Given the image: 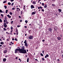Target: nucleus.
I'll return each instance as SVG.
<instances>
[{"label": "nucleus", "mask_w": 63, "mask_h": 63, "mask_svg": "<svg viewBox=\"0 0 63 63\" xmlns=\"http://www.w3.org/2000/svg\"><path fill=\"white\" fill-rule=\"evenodd\" d=\"M23 49H21L20 51V53H24V54H25L26 53V50H25L24 48H25V47H23L22 48Z\"/></svg>", "instance_id": "obj_1"}, {"label": "nucleus", "mask_w": 63, "mask_h": 63, "mask_svg": "<svg viewBox=\"0 0 63 63\" xmlns=\"http://www.w3.org/2000/svg\"><path fill=\"white\" fill-rule=\"evenodd\" d=\"M21 49L20 48H19L18 49H16L15 50V53H17V52H18V51H20Z\"/></svg>", "instance_id": "obj_2"}, {"label": "nucleus", "mask_w": 63, "mask_h": 63, "mask_svg": "<svg viewBox=\"0 0 63 63\" xmlns=\"http://www.w3.org/2000/svg\"><path fill=\"white\" fill-rule=\"evenodd\" d=\"M29 39H33V36L32 35L30 36L29 37Z\"/></svg>", "instance_id": "obj_3"}, {"label": "nucleus", "mask_w": 63, "mask_h": 63, "mask_svg": "<svg viewBox=\"0 0 63 63\" xmlns=\"http://www.w3.org/2000/svg\"><path fill=\"white\" fill-rule=\"evenodd\" d=\"M4 26L5 28H6V27L7 26V25H6V24L5 23H4Z\"/></svg>", "instance_id": "obj_4"}, {"label": "nucleus", "mask_w": 63, "mask_h": 63, "mask_svg": "<svg viewBox=\"0 0 63 63\" xmlns=\"http://www.w3.org/2000/svg\"><path fill=\"white\" fill-rule=\"evenodd\" d=\"M48 30L50 32H52V29H50V28H49L48 29Z\"/></svg>", "instance_id": "obj_5"}, {"label": "nucleus", "mask_w": 63, "mask_h": 63, "mask_svg": "<svg viewBox=\"0 0 63 63\" xmlns=\"http://www.w3.org/2000/svg\"><path fill=\"white\" fill-rule=\"evenodd\" d=\"M16 34L17 35H18V30H17V29H16Z\"/></svg>", "instance_id": "obj_6"}, {"label": "nucleus", "mask_w": 63, "mask_h": 63, "mask_svg": "<svg viewBox=\"0 0 63 63\" xmlns=\"http://www.w3.org/2000/svg\"><path fill=\"white\" fill-rule=\"evenodd\" d=\"M31 9H33V8H35L34 7V6L33 5H31Z\"/></svg>", "instance_id": "obj_7"}, {"label": "nucleus", "mask_w": 63, "mask_h": 63, "mask_svg": "<svg viewBox=\"0 0 63 63\" xmlns=\"http://www.w3.org/2000/svg\"><path fill=\"white\" fill-rule=\"evenodd\" d=\"M7 52V50H4V51L3 52L4 53H6V52Z\"/></svg>", "instance_id": "obj_8"}, {"label": "nucleus", "mask_w": 63, "mask_h": 63, "mask_svg": "<svg viewBox=\"0 0 63 63\" xmlns=\"http://www.w3.org/2000/svg\"><path fill=\"white\" fill-rule=\"evenodd\" d=\"M57 38L58 40H61V38L60 37H58Z\"/></svg>", "instance_id": "obj_9"}, {"label": "nucleus", "mask_w": 63, "mask_h": 63, "mask_svg": "<svg viewBox=\"0 0 63 63\" xmlns=\"http://www.w3.org/2000/svg\"><path fill=\"white\" fill-rule=\"evenodd\" d=\"M35 14H36V12H33L32 13V15H35Z\"/></svg>", "instance_id": "obj_10"}, {"label": "nucleus", "mask_w": 63, "mask_h": 63, "mask_svg": "<svg viewBox=\"0 0 63 63\" xmlns=\"http://www.w3.org/2000/svg\"><path fill=\"white\" fill-rule=\"evenodd\" d=\"M7 16H8V17H9V18H11V16L9 15H7Z\"/></svg>", "instance_id": "obj_11"}, {"label": "nucleus", "mask_w": 63, "mask_h": 63, "mask_svg": "<svg viewBox=\"0 0 63 63\" xmlns=\"http://www.w3.org/2000/svg\"><path fill=\"white\" fill-rule=\"evenodd\" d=\"M44 8L45 9L47 7V5H44Z\"/></svg>", "instance_id": "obj_12"}, {"label": "nucleus", "mask_w": 63, "mask_h": 63, "mask_svg": "<svg viewBox=\"0 0 63 63\" xmlns=\"http://www.w3.org/2000/svg\"><path fill=\"white\" fill-rule=\"evenodd\" d=\"M3 61L4 62H5L6 61V59L4 58L3 59Z\"/></svg>", "instance_id": "obj_13"}, {"label": "nucleus", "mask_w": 63, "mask_h": 63, "mask_svg": "<svg viewBox=\"0 0 63 63\" xmlns=\"http://www.w3.org/2000/svg\"><path fill=\"white\" fill-rule=\"evenodd\" d=\"M25 46H26V47H27L28 46V44H27V43H25Z\"/></svg>", "instance_id": "obj_14"}, {"label": "nucleus", "mask_w": 63, "mask_h": 63, "mask_svg": "<svg viewBox=\"0 0 63 63\" xmlns=\"http://www.w3.org/2000/svg\"><path fill=\"white\" fill-rule=\"evenodd\" d=\"M58 10L59 11V12H61L62 10H61L60 9H58Z\"/></svg>", "instance_id": "obj_15"}, {"label": "nucleus", "mask_w": 63, "mask_h": 63, "mask_svg": "<svg viewBox=\"0 0 63 63\" xmlns=\"http://www.w3.org/2000/svg\"><path fill=\"white\" fill-rule=\"evenodd\" d=\"M29 58H27V62H29Z\"/></svg>", "instance_id": "obj_16"}, {"label": "nucleus", "mask_w": 63, "mask_h": 63, "mask_svg": "<svg viewBox=\"0 0 63 63\" xmlns=\"http://www.w3.org/2000/svg\"><path fill=\"white\" fill-rule=\"evenodd\" d=\"M36 3L35 1H33L32 2V4H36Z\"/></svg>", "instance_id": "obj_17"}, {"label": "nucleus", "mask_w": 63, "mask_h": 63, "mask_svg": "<svg viewBox=\"0 0 63 63\" xmlns=\"http://www.w3.org/2000/svg\"><path fill=\"white\" fill-rule=\"evenodd\" d=\"M24 43L25 44H26L27 43V41H26V40H25V42H24Z\"/></svg>", "instance_id": "obj_18"}, {"label": "nucleus", "mask_w": 63, "mask_h": 63, "mask_svg": "<svg viewBox=\"0 0 63 63\" xmlns=\"http://www.w3.org/2000/svg\"><path fill=\"white\" fill-rule=\"evenodd\" d=\"M3 30L4 31H6L7 30V29H6L5 28H3Z\"/></svg>", "instance_id": "obj_19"}, {"label": "nucleus", "mask_w": 63, "mask_h": 63, "mask_svg": "<svg viewBox=\"0 0 63 63\" xmlns=\"http://www.w3.org/2000/svg\"><path fill=\"white\" fill-rule=\"evenodd\" d=\"M0 44H1V45H3L4 43L2 42H0Z\"/></svg>", "instance_id": "obj_20"}, {"label": "nucleus", "mask_w": 63, "mask_h": 63, "mask_svg": "<svg viewBox=\"0 0 63 63\" xmlns=\"http://www.w3.org/2000/svg\"><path fill=\"white\" fill-rule=\"evenodd\" d=\"M4 7L5 9H7V6H6V5H5L4 6Z\"/></svg>", "instance_id": "obj_21"}, {"label": "nucleus", "mask_w": 63, "mask_h": 63, "mask_svg": "<svg viewBox=\"0 0 63 63\" xmlns=\"http://www.w3.org/2000/svg\"><path fill=\"white\" fill-rule=\"evenodd\" d=\"M8 4L9 5H11V3L9 2L8 3Z\"/></svg>", "instance_id": "obj_22"}, {"label": "nucleus", "mask_w": 63, "mask_h": 63, "mask_svg": "<svg viewBox=\"0 0 63 63\" xmlns=\"http://www.w3.org/2000/svg\"><path fill=\"white\" fill-rule=\"evenodd\" d=\"M9 14L10 15H12L13 14V13L11 12H10Z\"/></svg>", "instance_id": "obj_23"}, {"label": "nucleus", "mask_w": 63, "mask_h": 63, "mask_svg": "<svg viewBox=\"0 0 63 63\" xmlns=\"http://www.w3.org/2000/svg\"><path fill=\"white\" fill-rule=\"evenodd\" d=\"M40 55H41V56H44V55H43V54L42 53H41L40 54Z\"/></svg>", "instance_id": "obj_24"}, {"label": "nucleus", "mask_w": 63, "mask_h": 63, "mask_svg": "<svg viewBox=\"0 0 63 63\" xmlns=\"http://www.w3.org/2000/svg\"><path fill=\"white\" fill-rule=\"evenodd\" d=\"M0 22H2V20H1V19L0 18Z\"/></svg>", "instance_id": "obj_25"}, {"label": "nucleus", "mask_w": 63, "mask_h": 63, "mask_svg": "<svg viewBox=\"0 0 63 63\" xmlns=\"http://www.w3.org/2000/svg\"><path fill=\"white\" fill-rule=\"evenodd\" d=\"M1 16L2 17H4V15L3 14H1Z\"/></svg>", "instance_id": "obj_26"}, {"label": "nucleus", "mask_w": 63, "mask_h": 63, "mask_svg": "<svg viewBox=\"0 0 63 63\" xmlns=\"http://www.w3.org/2000/svg\"><path fill=\"white\" fill-rule=\"evenodd\" d=\"M8 12V10H6V14H7V12Z\"/></svg>", "instance_id": "obj_27"}, {"label": "nucleus", "mask_w": 63, "mask_h": 63, "mask_svg": "<svg viewBox=\"0 0 63 63\" xmlns=\"http://www.w3.org/2000/svg\"><path fill=\"white\" fill-rule=\"evenodd\" d=\"M42 60L43 61H44V60H45V59L44 58H42Z\"/></svg>", "instance_id": "obj_28"}, {"label": "nucleus", "mask_w": 63, "mask_h": 63, "mask_svg": "<svg viewBox=\"0 0 63 63\" xmlns=\"http://www.w3.org/2000/svg\"><path fill=\"white\" fill-rule=\"evenodd\" d=\"M11 30H13V27H11Z\"/></svg>", "instance_id": "obj_29"}, {"label": "nucleus", "mask_w": 63, "mask_h": 63, "mask_svg": "<svg viewBox=\"0 0 63 63\" xmlns=\"http://www.w3.org/2000/svg\"><path fill=\"white\" fill-rule=\"evenodd\" d=\"M46 56H47V57H48V54L46 55Z\"/></svg>", "instance_id": "obj_30"}, {"label": "nucleus", "mask_w": 63, "mask_h": 63, "mask_svg": "<svg viewBox=\"0 0 63 63\" xmlns=\"http://www.w3.org/2000/svg\"><path fill=\"white\" fill-rule=\"evenodd\" d=\"M25 22H26V23H27V22H28V21L27 20H25Z\"/></svg>", "instance_id": "obj_31"}, {"label": "nucleus", "mask_w": 63, "mask_h": 63, "mask_svg": "<svg viewBox=\"0 0 63 63\" xmlns=\"http://www.w3.org/2000/svg\"><path fill=\"white\" fill-rule=\"evenodd\" d=\"M52 6H53L54 7V6H55V5H54V4H53L52 5Z\"/></svg>", "instance_id": "obj_32"}, {"label": "nucleus", "mask_w": 63, "mask_h": 63, "mask_svg": "<svg viewBox=\"0 0 63 63\" xmlns=\"http://www.w3.org/2000/svg\"><path fill=\"white\" fill-rule=\"evenodd\" d=\"M12 10H15V8H12Z\"/></svg>", "instance_id": "obj_33"}, {"label": "nucleus", "mask_w": 63, "mask_h": 63, "mask_svg": "<svg viewBox=\"0 0 63 63\" xmlns=\"http://www.w3.org/2000/svg\"><path fill=\"white\" fill-rule=\"evenodd\" d=\"M14 3H12L11 4V6H13V5H14Z\"/></svg>", "instance_id": "obj_34"}, {"label": "nucleus", "mask_w": 63, "mask_h": 63, "mask_svg": "<svg viewBox=\"0 0 63 63\" xmlns=\"http://www.w3.org/2000/svg\"><path fill=\"white\" fill-rule=\"evenodd\" d=\"M13 22H14V21H11V24H13Z\"/></svg>", "instance_id": "obj_35"}, {"label": "nucleus", "mask_w": 63, "mask_h": 63, "mask_svg": "<svg viewBox=\"0 0 63 63\" xmlns=\"http://www.w3.org/2000/svg\"><path fill=\"white\" fill-rule=\"evenodd\" d=\"M15 41H17V39H16V38H15Z\"/></svg>", "instance_id": "obj_36"}, {"label": "nucleus", "mask_w": 63, "mask_h": 63, "mask_svg": "<svg viewBox=\"0 0 63 63\" xmlns=\"http://www.w3.org/2000/svg\"><path fill=\"white\" fill-rule=\"evenodd\" d=\"M42 6H44V5H44V3H42Z\"/></svg>", "instance_id": "obj_37"}, {"label": "nucleus", "mask_w": 63, "mask_h": 63, "mask_svg": "<svg viewBox=\"0 0 63 63\" xmlns=\"http://www.w3.org/2000/svg\"><path fill=\"white\" fill-rule=\"evenodd\" d=\"M2 10L0 9V13H2Z\"/></svg>", "instance_id": "obj_38"}, {"label": "nucleus", "mask_w": 63, "mask_h": 63, "mask_svg": "<svg viewBox=\"0 0 63 63\" xmlns=\"http://www.w3.org/2000/svg\"><path fill=\"white\" fill-rule=\"evenodd\" d=\"M17 27H20V26H19V25H18L17 26Z\"/></svg>", "instance_id": "obj_39"}, {"label": "nucleus", "mask_w": 63, "mask_h": 63, "mask_svg": "<svg viewBox=\"0 0 63 63\" xmlns=\"http://www.w3.org/2000/svg\"><path fill=\"white\" fill-rule=\"evenodd\" d=\"M42 53H43V54H44V51L43 50L42 52Z\"/></svg>", "instance_id": "obj_40"}, {"label": "nucleus", "mask_w": 63, "mask_h": 63, "mask_svg": "<svg viewBox=\"0 0 63 63\" xmlns=\"http://www.w3.org/2000/svg\"><path fill=\"white\" fill-rule=\"evenodd\" d=\"M6 1H3V3H6Z\"/></svg>", "instance_id": "obj_41"}, {"label": "nucleus", "mask_w": 63, "mask_h": 63, "mask_svg": "<svg viewBox=\"0 0 63 63\" xmlns=\"http://www.w3.org/2000/svg\"><path fill=\"white\" fill-rule=\"evenodd\" d=\"M11 1H12V2H13L14 1V0H11Z\"/></svg>", "instance_id": "obj_42"}, {"label": "nucleus", "mask_w": 63, "mask_h": 63, "mask_svg": "<svg viewBox=\"0 0 63 63\" xmlns=\"http://www.w3.org/2000/svg\"><path fill=\"white\" fill-rule=\"evenodd\" d=\"M57 61H59V62L60 61V60H59V59H58L57 60Z\"/></svg>", "instance_id": "obj_43"}, {"label": "nucleus", "mask_w": 63, "mask_h": 63, "mask_svg": "<svg viewBox=\"0 0 63 63\" xmlns=\"http://www.w3.org/2000/svg\"><path fill=\"white\" fill-rule=\"evenodd\" d=\"M40 9H42V7L40 6Z\"/></svg>", "instance_id": "obj_44"}, {"label": "nucleus", "mask_w": 63, "mask_h": 63, "mask_svg": "<svg viewBox=\"0 0 63 63\" xmlns=\"http://www.w3.org/2000/svg\"><path fill=\"white\" fill-rule=\"evenodd\" d=\"M21 15H22V11H21Z\"/></svg>", "instance_id": "obj_45"}, {"label": "nucleus", "mask_w": 63, "mask_h": 63, "mask_svg": "<svg viewBox=\"0 0 63 63\" xmlns=\"http://www.w3.org/2000/svg\"><path fill=\"white\" fill-rule=\"evenodd\" d=\"M12 40L13 41H14V38H13Z\"/></svg>", "instance_id": "obj_46"}, {"label": "nucleus", "mask_w": 63, "mask_h": 63, "mask_svg": "<svg viewBox=\"0 0 63 63\" xmlns=\"http://www.w3.org/2000/svg\"><path fill=\"white\" fill-rule=\"evenodd\" d=\"M42 41L43 42H45V40L44 39L42 40Z\"/></svg>", "instance_id": "obj_47"}, {"label": "nucleus", "mask_w": 63, "mask_h": 63, "mask_svg": "<svg viewBox=\"0 0 63 63\" xmlns=\"http://www.w3.org/2000/svg\"><path fill=\"white\" fill-rule=\"evenodd\" d=\"M24 27H25V28H27V26H25Z\"/></svg>", "instance_id": "obj_48"}, {"label": "nucleus", "mask_w": 63, "mask_h": 63, "mask_svg": "<svg viewBox=\"0 0 63 63\" xmlns=\"http://www.w3.org/2000/svg\"><path fill=\"white\" fill-rule=\"evenodd\" d=\"M42 12H44V10L42 9Z\"/></svg>", "instance_id": "obj_49"}, {"label": "nucleus", "mask_w": 63, "mask_h": 63, "mask_svg": "<svg viewBox=\"0 0 63 63\" xmlns=\"http://www.w3.org/2000/svg\"><path fill=\"white\" fill-rule=\"evenodd\" d=\"M11 33L13 32V30H11Z\"/></svg>", "instance_id": "obj_50"}, {"label": "nucleus", "mask_w": 63, "mask_h": 63, "mask_svg": "<svg viewBox=\"0 0 63 63\" xmlns=\"http://www.w3.org/2000/svg\"><path fill=\"white\" fill-rule=\"evenodd\" d=\"M45 58H47V57L46 56H45Z\"/></svg>", "instance_id": "obj_51"}, {"label": "nucleus", "mask_w": 63, "mask_h": 63, "mask_svg": "<svg viewBox=\"0 0 63 63\" xmlns=\"http://www.w3.org/2000/svg\"><path fill=\"white\" fill-rule=\"evenodd\" d=\"M19 18H21L20 17V16H19Z\"/></svg>", "instance_id": "obj_52"}, {"label": "nucleus", "mask_w": 63, "mask_h": 63, "mask_svg": "<svg viewBox=\"0 0 63 63\" xmlns=\"http://www.w3.org/2000/svg\"><path fill=\"white\" fill-rule=\"evenodd\" d=\"M5 57H8V56H6Z\"/></svg>", "instance_id": "obj_53"}, {"label": "nucleus", "mask_w": 63, "mask_h": 63, "mask_svg": "<svg viewBox=\"0 0 63 63\" xmlns=\"http://www.w3.org/2000/svg\"><path fill=\"white\" fill-rule=\"evenodd\" d=\"M60 37H62V35L61 34L60 35Z\"/></svg>", "instance_id": "obj_54"}, {"label": "nucleus", "mask_w": 63, "mask_h": 63, "mask_svg": "<svg viewBox=\"0 0 63 63\" xmlns=\"http://www.w3.org/2000/svg\"><path fill=\"white\" fill-rule=\"evenodd\" d=\"M16 59H17V57H16Z\"/></svg>", "instance_id": "obj_55"}, {"label": "nucleus", "mask_w": 63, "mask_h": 63, "mask_svg": "<svg viewBox=\"0 0 63 63\" xmlns=\"http://www.w3.org/2000/svg\"><path fill=\"white\" fill-rule=\"evenodd\" d=\"M20 22H22V20H20Z\"/></svg>", "instance_id": "obj_56"}, {"label": "nucleus", "mask_w": 63, "mask_h": 63, "mask_svg": "<svg viewBox=\"0 0 63 63\" xmlns=\"http://www.w3.org/2000/svg\"><path fill=\"white\" fill-rule=\"evenodd\" d=\"M38 9H40V7H38Z\"/></svg>", "instance_id": "obj_57"}, {"label": "nucleus", "mask_w": 63, "mask_h": 63, "mask_svg": "<svg viewBox=\"0 0 63 63\" xmlns=\"http://www.w3.org/2000/svg\"><path fill=\"white\" fill-rule=\"evenodd\" d=\"M27 35V34H25V36H26V35Z\"/></svg>", "instance_id": "obj_58"}, {"label": "nucleus", "mask_w": 63, "mask_h": 63, "mask_svg": "<svg viewBox=\"0 0 63 63\" xmlns=\"http://www.w3.org/2000/svg\"><path fill=\"white\" fill-rule=\"evenodd\" d=\"M10 43H11V44H13V42H10Z\"/></svg>", "instance_id": "obj_59"}, {"label": "nucleus", "mask_w": 63, "mask_h": 63, "mask_svg": "<svg viewBox=\"0 0 63 63\" xmlns=\"http://www.w3.org/2000/svg\"><path fill=\"white\" fill-rule=\"evenodd\" d=\"M19 9V8H16V9Z\"/></svg>", "instance_id": "obj_60"}, {"label": "nucleus", "mask_w": 63, "mask_h": 63, "mask_svg": "<svg viewBox=\"0 0 63 63\" xmlns=\"http://www.w3.org/2000/svg\"><path fill=\"white\" fill-rule=\"evenodd\" d=\"M18 60H20V59H19Z\"/></svg>", "instance_id": "obj_61"}, {"label": "nucleus", "mask_w": 63, "mask_h": 63, "mask_svg": "<svg viewBox=\"0 0 63 63\" xmlns=\"http://www.w3.org/2000/svg\"><path fill=\"white\" fill-rule=\"evenodd\" d=\"M2 46V45H0V47H1Z\"/></svg>", "instance_id": "obj_62"}, {"label": "nucleus", "mask_w": 63, "mask_h": 63, "mask_svg": "<svg viewBox=\"0 0 63 63\" xmlns=\"http://www.w3.org/2000/svg\"><path fill=\"white\" fill-rule=\"evenodd\" d=\"M35 60H36V61H37V59H35Z\"/></svg>", "instance_id": "obj_63"}, {"label": "nucleus", "mask_w": 63, "mask_h": 63, "mask_svg": "<svg viewBox=\"0 0 63 63\" xmlns=\"http://www.w3.org/2000/svg\"><path fill=\"white\" fill-rule=\"evenodd\" d=\"M14 35H16V33H14Z\"/></svg>", "instance_id": "obj_64"}]
</instances>
